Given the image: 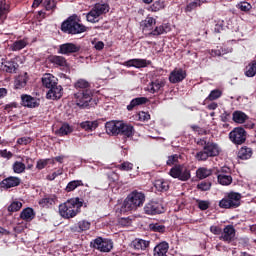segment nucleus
Returning <instances> with one entry per match:
<instances>
[{"instance_id": "nucleus-58", "label": "nucleus", "mask_w": 256, "mask_h": 256, "mask_svg": "<svg viewBox=\"0 0 256 256\" xmlns=\"http://www.w3.org/2000/svg\"><path fill=\"white\" fill-rule=\"evenodd\" d=\"M32 141L31 137H21L17 139V145H29Z\"/></svg>"}, {"instance_id": "nucleus-26", "label": "nucleus", "mask_w": 256, "mask_h": 256, "mask_svg": "<svg viewBox=\"0 0 256 256\" xmlns=\"http://www.w3.org/2000/svg\"><path fill=\"white\" fill-rule=\"evenodd\" d=\"M57 83V78L53 76V74H44L42 77V85L46 87V89H51L55 87Z\"/></svg>"}, {"instance_id": "nucleus-1", "label": "nucleus", "mask_w": 256, "mask_h": 256, "mask_svg": "<svg viewBox=\"0 0 256 256\" xmlns=\"http://www.w3.org/2000/svg\"><path fill=\"white\" fill-rule=\"evenodd\" d=\"M75 89L78 90L74 94V99H76V105L80 109H86V107H91L93 105V94L91 93V84L85 79H79L74 84Z\"/></svg>"}, {"instance_id": "nucleus-39", "label": "nucleus", "mask_w": 256, "mask_h": 256, "mask_svg": "<svg viewBox=\"0 0 256 256\" xmlns=\"http://www.w3.org/2000/svg\"><path fill=\"white\" fill-rule=\"evenodd\" d=\"M81 129L84 131H95L99 127V122L97 120L94 121H84L80 123Z\"/></svg>"}, {"instance_id": "nucleus-47", "label": "nucleus", "mask_w": 256, "mask_h": 256, "mask_svg": "<svg viewBox=\"0 0 256 256\" xmlns=\"http://www.w3.org/2000/svg\"><path fill=\"white\" fill-rule=\"evenodd\" d=\"M12 169L14 173L21 174V173H25L27 166L23 162L15 161L12 165Z\"/></svg>"}, {"instance_id": "nucleus-37", "label": "nucleus", "mask_w": 256, "mask_h": 256, "mask_svg": "<svg viewBox=\"0 0 256 256\" xmlns=\"http://www.w3.org/2000/svg\"><path fill=\"white\" fill-rule=\"evenodd\" d=\"M154 187L157 189V191H160L161 193H165V191H169V182L165 179H158L154 182Z\"/></svg>"}, {"instance_id": "nucleus-27", "label": "nucleus", "mask_w": 256, "mask_h": 256, "mask_svg": "<svg viewBox=\"0 0 256 256\" xmlns=\"http://www.w3.org/2000/svg\"><path fill=\"white\" fill-rule=\"evenodd\" d=\"M146 103H149V99L147 97L134 98L130 101V105H127V111H133L135 107L146 105Z\"/></svg>"}, {"instance_id": "nucleus-18", "label": "nucleus", "mask_w": 256, "mask_h": 256, "mask_svg": "<svg viewBox=\"0 0 256 256\" xmlns=\"http://www.w3.org/2000/svg\"><path fill=\"white\" fill-rule=\"evenodd\" d=\"M63 97V86L56 84L50 88L46 94V98L52 99V101H57Z\"/></svg>"}, {"instance_id": "nucleus-29", "label": "nucleus", "mask_w": 256, "mask_h": 256, "mask_svg": "<svg viewBox=\"0 0 256 256\" xmlns=\"http://www.w3.org/2000/svg\"><path fill=\"white\" fill-rule=\"evenodd\" d=\"M237 157L242 161H247V159L253 157V149L247 146H242L238 151Z\"/></svg>"}, {"instance_id": "nucleus-59", "label": "nucleus", "mask_w": 256, "mask_h": 256, "mask_svg": "<svg viewBox=\"0 0 256 256\" xmlns=\"http://www.w3.org/2000/svg\"><path fill=\"white\" fill-rule=\"evenodd\" d=\"M59 175H63V170L62 169H58L56 172H53L52 174H49L47 176L48 181H55V179H57V177H59Z\"/></svg>"}, {"instance_id": "nucleus-23", "label": "nucleus", "mask_w": 256, "mask_h": 256, "mask_svg": "<svg viewBox=\"0 0 256 256\" xmlns=\"http://www.w3.org/2000/svg\"><path fill=\"white\" fill-rule=\"evenodd\" d=\"M121 124V121H109L105 124L106 133L108 135H119V125Z\"/></svg>"}, {"instance_id": "nucleus-13", "label": "nucleus", "mask_w": 256, "mask_h": 256, "mask_svg": "<svg viewBox=\"0 0 256 256\" xmlns=\"http://www.w3.org/2000/svg\"><path fill=\"white\" fill-rule=\"evenodd\" d=\"M118 135L131 139V137L135 135V127H133V125L130 123L120 121Z\"/></svg>"}, {"instance_id": "nucleus-4", "label": "nucleus", "mask_w": 256, "mask_h": 256, "mask_svg": "<svg viewBox=\"0 0 256 256\" xmlns=\"http://www.w3.org/2000/svg\"><path fill=\"white\" fill-rule=\"evenodd\" d=\"M88 29L89 28L87 26L79 23L77 14H73L72 16L68 17L61 24L62 33H67V35H81V33H86Z\"/></svg>"}, {"instance_id": "nucleus-54", "label": "nucleus", "mask_w": 256, "mask_h": 256, "mask_svg": "<svg viewBox=\"0 0 256 256\" xmlns=\"http://www.w3.org/2000/svg\"><path fill=\"white\" fill-rule=\"evenodd\" d=\"M119 171H133V163L131 162H123L117 166Z\"/></svg>"}, {"instance_id": "nucleus-24", "label": "nucleus", "mask_w": 256, "mask_h": 256, "mask_svg": "<svg viewBox=\"0 0 256 256\" xmlns=\"http://www.w3.org/2000/svg\"><path fill=\"white\" fill-rule=\"evenodd\" d=\"M9 1L7 0H0V25L5 23V19H7V14L10 9Z\"/></svg>"}, {"instance_id": "nucleus-57", "label": "nucleus", "mask_w": 256, "mask_h": 256, "mask_svg": "<svg viewBox=\"0 0 256 256\" xmlns=\"http://www.w3.org/2000/svg\"><path fill=\"white\" fill-rule=\"evenodd\" d=\"M137 117H138V121L145 122L151 119V114H149V112L141 111L138 113Z\"/></svg>"}, {"instance_id": "nucleus-30", "label": "nucleus", "mask_w": 256, "mask_h": 256, "mask_svg": "<svg viewBox=\"0 0 256 256\" xmlns=\"http://www.w3.org/2000/svg\"><path fill=\"white\" fill-rule=\"evenodd\" d=\"M155 25H157V19L150 16H147L141 23L143 31H153Z\"/></svg>"}, {"instance_id": "nucleus-62", "label": "nucleus", "mask_w": 256, "mask_h": 256, "mask_svg": "<svg viewBox=\"0 0 256 256\" xmlns=\"http://www.w3.org/2000/svg\"><path fill=\"white\" fill-rule=\"evenodd\" d=\"M13 109H17V102H11L4 106V111H7V113H11Z\"/></svg>"}, {"instance_id": "nucleus-9", "label": "nucleus", "mask_w": 256, "mask_h": 256, "mask_svg": "<svg viewBox=\"0 0 256 256\" xmlns=\"http://www.w3.org/2000/svg\"><path fill=\"white\" fill-rule=\"evenodd\" d=\"M143 211L145 215H161L165 213V207L160 200H150L144 205Z\"/></svg>"}, {"instance_id": "nucleus-17", "label": "nucleus", "mask_w": 256, "mask_h": 256, "mask_svg": "<svg viewBox=\"0 0 256 256\" xmlns=\"http://www.w3.org/2000/svg\"><path fill=\"white\" fill-rule=\"evenodd\" d=\"M40 5L45 7L46 11H54L57 8V2L55 0H34L32 8L37 9Z\"/></svg>"}, {"instance_id": "nucleus-33", "label": "nucleus", "mask_w": 256, "mask_h": 256, "mask_svg": "<svg viewBox=\"0 0 256 256\" xmlns=\"http://www.w3.org/2000/svg\"><path fill=\"white\" fill-rule=\"evenodd\" d=\"M27 45H29V40L27 38H23V39L14 41L10 45V49H11V51H21V50L25 49V47H27Z\"/></svg>"}, {"instance_id": "nucleus-64", "label": "nucleus", "mask_w": 256, "mask_h": 256, "mask_svg": "<svg viewBox=\"0 0 256 256\" xmlns=\"http://www.w3.org/2000/svg\"><path fill=\"white\" fill-rule=\"evenodd\" d=\"M239 9H240L241 11L247 12V11H249V10L251 9V4H249V3H247V2H243V3H241V4L239 5Z\"/></svg>"}, {"instance_id": "nucleus-61", "label": "nucleus", "mask_w": 256, "mask_h": 256, "mask_svg": "<svg viewBox=\"0 0 256 256\" xmlns=\"http://www.w3.org/2000/svg\"><path fill=\"white\" fill-rule=\"evenodd\" d=\"M0 157H3V159H11L13 158V152L7 151V149L0 150Z\"/></svg>"}, {"instance_id": "nucleus-42", "label": "nucleus", "mask_w": 256, "mask_h": 256, "mask_svg": "<svg viewBox=\"0 0 256 256\" xmlns=\"http://www.w3.org/2000/svg\"><path fill=\"white\" fill-rule=\"evenodd\" d=\"M83 185V180H72L67 184L65 191L66 193H71L72 191H75V189L83 187Z\"/></svg>"}, {"instance_id": "nucleus-43", "label": "nucleus", "mask_w": 256, "mask_h": 256, "mask_svg": "<svg viewBox=\"0 0 256 256\" xmlns=\"http://www.w3.org/2000/svg\"><path fill=\"white\" fill-rule=\"evenodd\" d=\"M217 179L220 185L228 186L233 183V177L231 175L221 173L217 176Z\"/></svg>"}, {"instance_id": "nucleus-49", "label": "nucleus", "mask_w": 256, "mask_h": 256, "mask_svg": "<svg viewBox=\"0 0 256 256\" xmlns=\"http://www.w3.org/2000/svg\"><path fill=\"white\" fill-rule=\"evenodd\" d=\"M165 225L159 223H151L149 224V230L154 233H165Z\"/></svg>"}, {"instance_id": "nucleus-51", "label": "nucleus", "mask_w": 256, "mask_h": 256, "mask_svg": "<svg viewBox=\"0 0 256 256\" xmlns=\"http://www.w3.org/2000/svg\"><path fill=\"white\" fill-rule=\"evenodd\" d=\"M21 207L23 204L19 201H14L8 206L9 213H17V211H21Z\"/></svg>"}, {"instance_id": "nucleus-53", "label": "nucleus", "mask_w": 256, "mask_h": 256, "mask_svg": "<svg viewBox=\"0 0 256 256\" xmlns=\"http://www.w3.org/2000/svg\"><path fill=\"white\" fill-rule=\"evenodd\" d=\"M211 182L209 181H202L199 184H197V189L199 191H210L211 190Z\"/></svg>"}, {"instance_id": "nucleus-35", "label": "nucleus", "mask_w": 256, "mask_h": 256, "mask_svg": "<svg viewBox=\"0 0 256 256\" xmlns=\"http://www.w3.org/2000/svg\"><path fill=\"white\" fill-rule=\"evenodd\" d=\"M163 87H165V82L163 80L157 79L148 85V91L149 93H158V91H161Z\"/></svg>"}, {"instance_id": "nucleus-11", "label": "nucleus", "mask_w": 256, "mask_h": 256, "mask_svg": "<svg viewBox=\"0 0 256 256\" xmlns=\"http://www.w3.org/2000/svg\"><path fill=\"white\" fill-rule=\"evenodd\" d=\"M236 234L237 230H235V227L233 225H227L222 230L219 239L220 241H224V243H233Z\"/></svg>"}, {"instance_id": "nucleus-56", "label": "nucleus", "mask_w": 256, "mask_h": 256, "mask_svg": "<svg viewBox=\"0 0 256 256\" xmlns=\"http://www.w3.org/2000/svg\"><path fill=\"white\" fill-rule=\"evenodd\" d=\"M176 163H179V155L174 154L168 157L166 165H168V167H173V165H177Z\"/></svg>"}, {"instance_id": "nucleus-44", "label": "nucleus", "mask_w": 256, "mask_h": 256, "mask_svg": "<svg viewBox=\"0 0 256 256\" xmlns=\"http://www.w3.org/2000/svg\"><path fill=\"white\" fill-rule=\"evenodd\" d=\"M93 9L101 16L105 15V13H109L110 7L108 3H96Z\"/></svg>"}, {"instance_id": "nucleus-12", "label": "nucleus", "mask_w": 256, "mask_h": 256, "mask_svg": "<svg viewBox=\"0 0 256 256\" xmlns=\"http://www.w3.org/2000/svg\"><path fill=\"white\" fill-rule=\"evenodd\" d=\"M81 46L74 43H64L59 46V55H73V53H79Z\"/></svg>"}, {"instance_id": "nucleus-48", "label": "nucleus", "mask_w": 256, "mask_h": 256, "mask_svg": "<svg viewBox=\"0 0 256 256\" xmlns=\"http://www.w3.org/2000/svg\"><path fill=\"white\" fill-rule=\"evenodd\" d=\"M161 9H165V2L157 0L149 7L148 11L157 13V11H161Z\"/></svg>"}, {"instance_id": "nucleus-46", "label": "nucleus", "mask_w": 256, "mask_h": 256, "mask_svg": "<svg viewBox=\"0 0 256 256\" xmlns=\"http://www.w3.org/2000/svg\"><path fill=\"white\" fill-rule=\"evenodd\" d=\"M99 17H101L94 8L90 10L89 13L86 14V20L88 23H97L99 21Z\"/></svg>"}, {"instance_id": "nucleus-63", "label": "nucleus", "mask_w": 256, "mask_h": 256, "mask_svg": "<svg viewBox=\"0 0 256 256\" xmlns=\"http://www.w3.org/2000/svg\"><path fill=\"white\" fill-rule=\"evenodd\" d=\"M210 231L213 233V235H221L223 229L219 226H211Z\"/></svg>"}, {"instance_id": "nucleus-31", "label": "nucleus", "mask_w": 256, "mask_h": 256, "mask_svg": "<svg viewBox=\"0 0 256 256\" xmlns=\"http://www.w3.org/2000/svg\"><path fill=\"white\" fill-rule=\"evenodd\" d=\"M48 61L53 63L55 67H67V59L63 56L52 55L49 56Z\"/></svg>"}, {"instance_id": "nucleus-60", "label": "nucleus", "mask_w": 256, "mask_h": 256, "mask_svg": "<svg viewBox=\"0 0 256 256\" xmlns=\"http://www.w3.org/2000/svg\"><path fill=\"white\" fill-rule=\"evenodd\" d=\"M191 129L194 131V133H198L199 135H207V130L199 127L198 125H192Z\"/></svg>"}, {"instance_id": "nucleus-8", "label": "nucleus", "mask_w": 256, "mask_h": 256, "mask_svg": "<svg viewBox=\"0 0 256 256\" xmlns=\"http://www.w3.org/2000/svg\"><path fill=\"white\" fill-rule=\"evenodd\" d=\"M90 247L100 251V253H111L113 249V240L97 237L90 242Z\"/></svg>"}, {"instance_id": "nucleus-52", "label": "nucleus", "mask_w": 256, "mask_h": 256, "mask_svg": "<svg viewBox=\"0 0 256 256\" xmlns=\"http://www.w3.org/2000/svg\"><path fill=\"white\" fill-rule=\"evenodd\" d=\"M221 95H223V92H221V90H219V89H215L210 92V94L208 95V97L206 99L208 101H215V100L219 99V97H221Z\"/></svg>"}, {"instance_id": "nucleus-36", "label": "nucleus", "mask_w": 256, "mask_h": 256, "mask_svg": "<svg viewBox=\"0 0 256 256\" xmlns=\"http://www.w3.org/2000/svg\"><path fill=\"white\" fill-rule=\"evenodd\" d=\"M232 119L234 123L243 124L249 119V116L245 112L237 110L233 112Z\"/></svg>"}, {"instance_id": "nucleus-14", "label": "nucleus", "mask_w": 256, "mask_h": 256, "mask_svg": "<svg viewBox=\"0 0 256 256\" xmlns=\"http://www.w3.org/2000/svg\"><path fill=\"white\" fill-rule=\"evenodd\" d=\"M151 60L134 58L123 63L124 67H135V69H143L151 65Z\"/></svg>"}, {"instance_id": "nucleus-41", "label": "nucleus", "mask_w": 256, "mask_h": 256, "mask_svg": "<svg viewBox=\"0 0 256 256\" xmlns=\"http://www.w3.org/2000/svg\"><path fill=\"white\" fill-rule=\"evenodd\" d=\"M69 133H73V128L68 123L62 124V126L56 131V135L59 137H65V135H69Z\"/></svg>"}, {"instance_id": "nucleus-40", "label": "nucleus", "mask_w": 256, "mask_h": 256, "mask_svg": "<svg viewBox=\"0 0 256 256\" xmlns=\"http://www.w3.org/2000/svg\"><path fill=\"white\" fill-rule=\"evenodd\" d=\"M244 75L246 77H255L256 75V60L250 62L244 69Z\"/></svg>"}, {"instance_id": "nucleus-16", "label": "nucleus", "mask_w": 256, "mask_h": 256, "mask_svg": "<svg viewBox=\"0 0 256 256\" xmlns=\"http://www.w3.org/2000/svg\"><path fill=\"white\" fill-rule=\"evenodd\" d=\"M187 78V71L183 70L182 68L174 69L169 75L170 83H181L184 79Z\"/></svg>"}, {"instance_id": "nucleus-6", "label": "nucleus", "mask_w": 256, "mask_h": 256, "mask_svg": "<svg viewBox=\"0 0 256 256\" xmlns=\"http://www.w3.org/2000/svg\"><path fill=\"white\" fill-rule=\"evenodd\" d=\"M221 147L215 142L208 141L206 146L195 154L196 161H207L211 157H219Z\"/></svg>"}, {"instance_id": "nucleus-5", "label": "nucleus", "mask_w": 256, "mask_h": 256, "mask_svg": "<svg viewBox=\"0 0 256 256\" xmlns=\"http://www.w3.org/2000/svg\"><path fill=\"white\" fill-rule=\"evenodd\" d=\"M242 197L239 192H226L223 199L219 201L218 207H220V209H237V207H241Z\"/></svg>"}, {"instance_id": "nucleus-7", "label": "nucleus", "mask_w": 256, "mask_h": 256, "mask_svg": "<svg viewBox=\"0 0 256 256\" xmlns=\"http://www.w3.org/2000/svg\"><path fill=\"white\" fill-rule=\"evenodd\" d=\"M169 175L179 181H189L191 179V170L183 164H176L170 169Z\"/></svg>"}, {"instance_id": "nucleus-3", "label": "nucleus", "mask_w": 256, "mask_h": 256, "mask_svg": "<svg viewBox=\"0 0 256 256\" xmlns=\"http://www.w3.org/2000/svg\"><path fill=\"white\" fill-rule=\"evenodd\" d=\"M84 203L85 200L83 198H70L59 205V213L63 219H73V217H77L81 213V207H83Z\"/></svg>"}, {"instance_id": "nucleus-32", "label": "nucleus", "mask_w": 256, "mask_h": 256, "mask_svg": "<svg viewBox=\"0 0 256 256\" xmlns=\"http://www.w3.org/2000/svg\"><path fill=\"white\" fill-rule=\"evenodd\" d=\"M20 219L26 222L33 221L35 219V210L31 207L23 209L20 213Z\"/></svg>"}, {"instance_id": "nucleus-10", "label": "nucleus", "mask_w": 256, "mask_h": 256, "mask_svg": "<svg viewBox=\"0 0 256 256\" xmlns=\"http://www.w3.org/2000/svg\"><path fill=\"white\" fill-rule=\"evenodd\" d=\"M229 139L234 145H243L247 141V131L243 127H236L229 133Z\"/></svg>"}, {"instance_id": "nucleus-20", "label": "nucleus", "mask_w": 256, "mask_h": 256, "mask_svg": "<svg viewBox=\"0 0 256 256\" xmlns=\"http://www.w3.org/2000/svg\"><path fill=\"white\" fill-rule=\"evenodd\" d=\"M21 101L23 107H28L29 109H35V107H39L40 105L39 99L27 94L21 96Z\"/></svg>"}, {"instance_id": "nucleus-28", "label": "nucleus", "mask_w": 256, "mask_h": 256, "mask_svg": "<svg viewBox=\"0 0 256 256\" xmlns=\"http://www.w3.org/2000/svg\"><path fill=\"white\" fill-rule=\"evenodd\" d=\"M91 229V222L87 220H81L72 227V231L76 233H83V231H89Z\"/></svg>"}, {"instance_id": "nucleus-2", "label": "nucleus", "mask_w": 256, "mask_h": 256, "mask_svg": "<svg viewBox=\"0 0 256 256\" xmlns=\"http://www.w3.org/2000/svg\"><path fill=\"white\" fill-rule=\"evenodd\" d=\"M143 203H145V193L134 190L126 197L120 208L116 209V213L125 215L128 211H135L138 207H143Z\"/></svg>"}, {"instance_id": "nucleus-45", "label": "nucleus", "mask_w": 256, "mask_h": 256, "mask_svg": "<svg viewBox=\"0 0 256 256\" xmlns=\"http://www.w3.org/2000/svg\"><path fill=\"white\" fill-rule=\"evenodd\" d=\"M202 3H207V0H193V2H190L188 5H186L185 12L191 13V11H195L197 7H201Z\"/></svg>"}, {"instance_id": "nucleus-50", "label": "nucleus", "mask_w": 256, "mask_h": 256, "mask_svg": "<svg viewBox=\"0 0 256 256\" xmlns=\"http://www.w3.org/2000/svg\"><path fill=\"white\" fill-rule=\"evenodd\" d=\"M196 203H197V207H198V209H200V211H207V209H209V207H211V202H209V200L197 199Z\"/></svg>"}, {"instance_id": "nucleus-38", "label": "nucleus", "mask_w": 256, "mask_h": 256, "mask_svg": "<svg viewBox=\"0 0 256 256\" xmlns=\"http://www.w3.org/2000/svg\"><path fill=\"white\" fill-rule=\"evenodd\" d=\"M213 175V170L205 167H200L196 170V177L200 180L207 179Z\"/></svg>"}, {"instance_id": "nucleus-34", "label": "nucleus", "mask_w": 256, "mask_h": 256, "mask_svg": "<svg viewBox=\"0 0 256 256\" xmlns=\"http://www.w3.org/2000/svg\"><path fill=\"white\" fill-rule=\"evenodd\" d=\"M39 205L40 207H51V205H55L57 203V196L55 195H48L45 196L44 198L39 200Z\"/></svg>"}, {"instance_id": "nucleus-15", "label": "nucleus", "mask_w": 256, "mask_h": 256, "mask_svg": "<svg viewBox=\"0 0 256 256\" xmlns=\"http://www.w3.org/2000/svg\"><path fill=\"white\" fill-rule=\"evenodd\" d=\"M21 185V178L17 176H9L0 182L2 189H12V187H19Z\"/></svg>"}, {"instance_id": "nucleus-21", "label": "nucleus", "mask_w": 256, "mask_h": 256, "mask_svg": "<svg viewBox=\"0 0 256 256\" xmlns=\"http://www.w3.org/2000/svg\"><path fill=\"white\" fill-rule=\"evenodd\" d=\"M2 69L6 73H17V69H19V63L17 60L10 59L2 62Z\"/></svg>"}, {"instance_id": "nucleus-25", "label": "nucleus", "mask_w": 256, "mask_h": 256, "mask_svg": "<svg viewBox=\"0 0 256 256\" xmlns=\"http://www.w3.org/2000/svg\"><path fill=\"white\" fill-rule=\"evenodd\" d=\"M169 31H171L169 24H162L160 26H156L155 29H152V31L149 32L148 35L150 37H159V35L169 33Z\"/></svg>"}, {"instance_id": "nucleus-19", "label": "nucleus", "mask_w": 256, "mask_h": 256, "mask_svg": "<svg viewBox=\"0 0 256 256\" xmlns=\"http://www.w3.org/2000/svg\"><path fill=\"white\" fill-rule=\"evenodd\" d=\"M151 245V241L149 240H143L141 238H135L131 244L130 247L132 249H135V251H146L149 249V246Z\"/></svg>"}, {"instance_id": "nucleus-55", "label": "nucleus", "mask_w": 256, "mask_h": 256, "mask_svg": "<svg viewBox=\"0 0 256 256\" xmlns=\"http://www.w3.org/2000/svg\"><path fill=\"white\" fill-rule=\"evenodd\" d=\"M47 165H49V158L39 159L36 163V169H38V171H42V169H45Z\"/></svg>"}, {"instance_id": "nucleus-22", "label": "nucleus", "mask_w": 256, "mask_h": 256, "mask_svg": "<svg viewBox=\"0 0 256 256\" xmlns=\"http://www.w3.org/2000/svg\"><path fill=\"white\" fill-rule=\"evenodd\" d=\"M28 81L29 74H27V72L18 75L14 80V89H25V87H27Z\"/></svg>"}]
</instances>
